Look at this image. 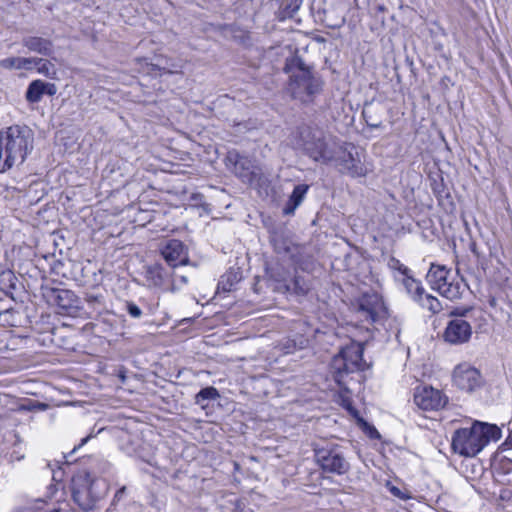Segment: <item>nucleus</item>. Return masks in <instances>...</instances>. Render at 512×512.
I'll use <instances>...</instances> for the list:
<instances>
[{
	"instance_id": "4be33fe9",
	"label": "nucleus",
	"mask_w": 512,
	"mask_h": 512,
	"mask_svg": "<svg viewBox=\"0 0 512 512\" xmlns=\"http://www.w3.org/2000/svg\"><path fill=\"white\" fill-rule=\"evenodd\" d=\"M401 282L406 292L412 297L414 301H417L425 291L421 283L414 279L411 274L401 278Z\"/></svg>"
},
{
	"instance_id": "dca6fc26",
	"label": "nucleus",
	"mask_w": 512,
	"mask_h": 512,
	"mask_svg": "<svg viewBox=\"0 0 512 512\" xmlns=\"http://www.w3.org/2000/svg\"><path fill=\"white\" fill-rule=\"evenodd\" d=\"M227 162L233 164L234 172L242 179L243 182H251L254 173L251 171V162L240 156L236 151H230L227 155Z\"/></svg>"
},
{
	"instance_id": "473e14b6",
	"label": "nucleus",
	"mask_w": 512,
	"mask_h": 512,
	"mask_svg": "<svg viewBox=\"0 0 512 512\" xmlns=\"http://www.w3.org/2000/svg\"><path fill=\"white\" fill-rule=\"evenodd\" d=\"M126 310L132 318L139 319L142 316V310L132 301H126Z\"/></svg>"
},
{
	"instance_id": "20e7f679",
	"label": "nucleus",
	"mask_w": 512,
	"mask_h": 512,
	"mask_svg": "<svg viewBox=\"0 0 512 512\" xmlns=\"http://www.w3.org/2000/svg\"><path fill=\"white\" fill-rule=\"evenodd\" d=\"M283 70L289 75L287 89L293 98L308 102L320 92V79L313 75L311 67L300 56L287 58Z\"/></svg>"
},
{
	"instance_id": "37998d69",
	"label": "nucleus",
	"mask_w": 512,
	"mask_h": 512,
	"mask_svg": "<svg viewBox=\"0 0 512 512\" xmlns=\"http://www.w3.org/2000/svg\"><path fill=\"white\" fill-rule=\"evenodd\" d=\"M88 438L89 437H86V438L82 439L81 444L79 445V447L84 445L88 441Z\"/></svg>"
},
{
	"instance_id": "c9c22d12",
	"label": "nucleus",
	"mask_w": 512,
	"mask_h": 512,
	"mask_svg": "<svg viewBox=\"0 0 512 512\" xmlns=\"http://www.w3.org/2000/svg\"><path fill=\"white\" fill-rule=\"evenodd\" d=\"M294 285H295V290L298 293L305 294L308 291V287L305 284H303V285L300 284V279L299 278L295 279Z\"/></svg>"
},
{
	"instance_id": "c85d7f7f",
	"label": "nucleus",
	"mask_w": 512,
	"mask_h": 512,
	"mask_svg": "<svg viewBox=\"0 0 512 512\" xmlns=\"http://www.w3.org/2000/svg\"><path fill=\"white\" fill-rule=\"evenodd\" d=\"M238 282L237 274L234 272H228L221 276L218 283V288H221L225 292L231 291L233 285Z\"/></svg>"
},
{
	"instance_id": "412c9836",
	"label": "nucleus",
	"mask_w": 512,
	"mask_h": 512,
	"mask_svg": "<svg viewBox=\"0 0 512 512\" xmlns=\"http://www.w3.org/2000/svg\"><path fill=\"white\" fill-rule=\"evenodd\" d=\"M34 57H7L0 60V67L6 70H31Z\"/></svg>"
},
{
	"instance_id": "4c0bfd02",
	"label": "nucleus",
	"mask_w": 512,
	"mask_h": 512,
	"mask_svg": "<svg viewBox=\"0 0 512 512\" xmlns=\"http://www.w3.org/2000/svg\"><path fill=\"white\" fill-rule=\"evenodd\" d=\"M295 346H296V344L293 340H288L287 344L284 346V353L285 354L292 353Z\"/></svg>"
},
{
	"instance_id": "f3484780",
	"label": "nucleus",
	"mask_w": 512,
	"mask_h": 512,
	"mask_svg": "<svg viewBox=\"0 0 512 512\" xmlns=\"http://www.w3.org/2000/svg\"><path fill=\"white\" fill-rule=\"evenodd\" d=\"M381 304L377 294H364L359 300L358 311L363 313L366 319L375 321Z\"/></svg>"
},
{
	"instance_id": "0eeeda50",
	"label": "nucleus",
	"mask_w": 512,
	"mask_h": 512,
	"mask_svg": "<svg viewBox=\"0 0 512 512\" xmlns=\"http://www.w3.org/2000/svg\"><path fill=\"white\" fill-rule=\"evenodd\" d=\"M426 278L431 288L445 298L449 300L460 298L461 285L451 280V272L445 266L432 264Z\"/></svg>"
},
{
	"instance_id": "b1692460",
	"label": "nucleus",
	"mask_w": 512,
	"mask_h": 512,
	"mask_svg": "<svg viewBox=\"0 0 512 512\" xmlns=\"http://www.w3.org/2000/svg\"><path fill=\"white\" fill-rule=\"evenodd\" d=\"M44 95L43 81L40 79L33 80L26 90V100L30 103H38Z\"/></svg>"
},
{
	"instance_id": "ddd939ff",
	"label": "nucleus",
	"mask_w": 512,
	"mask_h": 512,
	"mask_svg": "<svg viewBox=\"0 0 512 512\" xmlns=\"http://www.w3.org/2000/svg\"><path fill=\"white\" fill-rule=\"evenodd\" d=\"M414 402L423 410L433 411L443 408L447 403V397L440 390L423 386L416 388Z\"/></svg>"
},
{
	"instance_id": "6ab92c4d",
	"label": "nucleus",
	"mask_w": 512,
	"mask_h": 512,
	"mask_svg": "<svg viewBox=\"0 0 512 512\" xmlns=\"http://www.w3.org/2000/svg\"><path fill=\"white\" fill-rule=\"evenodd\" d=\"M169 275L164 267L160 264H153L146 268L145 278L149 285L154 287L163 286Z\"/></svg>"
},
{
	"instance_id": "9b49d317",
	"label": "nucleus",
	"mask_w": 512,
	"mask_h": 512,
	"mask_svg": "<svg viewBox=\"0 0 512 512\" xmlns=\"http://www.w3.org/2000/svg\"><path fill=\"white\" fill-rule=\"evenodd\" d=\"M453 383L463 391L473 392L483 385V378L478 369L468 363H461L454 368Z\"/></svg>"
},
{
	"instance_id": "7c9ffc66",
	"label": "nucleus",
	"mask_w": 512,
	"mask_h": 512,
	"mask_svg": "<svg viewBox=\"0 0 512 512\" xmlns=\"http://www.w3.org/2000/svg\"><path fill=\"white\" fill-rule=\"evenodd\" d=\"M363 118L366 122V124L371 128H379L382 124V120L375 118L372 115L371 107L364 108L362 112Z\"/></svg>"
},
{
	"instance_id": "a878e982",
	"label": "nucleus",
	"mask_w": 512,
	"mask_h": 512,
	"mask_svg": "<svg viewBox=\"0 0 512 512\" xmlns=\"http://www.w3.org/2000/svg\"><path fill=\"white\" fill-rule=\"evenodd\" d=\"M16 277L10 270L3 271L0 273V290L6 295L11 294V290L16 288Z\"/></svg>"
},
{
	"instance_id": "9d476101",
	"label": "nucleus",
	"mask_w": 512,
	"mask_h": 512,
	"mask_svg": "<svg viewBox=\"0 0 512 512\" xmlns=\"http://www.w3.org/2000/svg\"><path fill=\"white\" fill-rule=\"evenodd\" d=\"M317 463L325 472L342 475L348 472L350 466L337 448L315 447Z\"/></svg>"
},
{
	"instance_id": "f8f14e48",
	"label": "nucleus",
	"mask_w": 512,
	"mask_h": 512,
	"mask_svg": "<svg viewBox=\"0 0 512 512\" xmlns=\"http://www.w3.org/2000/svg\"><path fill=\"white\" fill-rule=\"evenodd\" d=\"M350 144L340 143V151L332 163L339 168L341 172L347 173L352 177L365 176L366 169L364 168L358 154L354 155L350 150Z\"/></svg>"
},
{
	"instance_id": "2eb2a0df",
	"label": "nucleus",
	"mask_w": 512,
	"mask_h": 512,
	"mask_svg": "<svg viewBox=\"0 0 512 512\" xmlns=\"http://www.w3.org/2000/svg\"><path fill=\"white\" fill-rule=\"evenodd\" d=\"M161 254L167 264L173 268L188 262V252L185 245L176 239L169 240L161 249Z\"/></svg>"
},
{
	"instance_id": "aec40b11",
	"label": "nucleus",
	"mask_w": 512,
	"mask_h": 512,
	"mask_svg": "<svg viewBox=\"0 0 512 512\" xmlns=\"http://www.w3.org/2000/svg\"><path fill=\"white\" fill-rule=\"evenodd\" d=\"M308 189L309 186L306 184H299L294 187L293 192L283 209V213L285 215H291L294 213L296 208L302 203Z\"/></svg>"
},
{
	"instance_id": "1a4fd4ad",
	"label": "nucleus",
	"mask_w": 512,
	"mask_h": 512,
	"mask_svg": "<svg viewBox=\"0 0 512 512\" xmlns=\"http://www.w3.org/2000/svg\"><path fill=\"white\" fill-rule=\"evenodd\" d=\"M465 311H460L459 309H455L451 312V316L454 318L451 319L444 330L443 339L452 345H460L467 343L472 336V327L471 324L464 320L462 317L464 316Z\"/></svg>"
},
{
	"instance_id": "423d86ee",
	"label": "nucleus",
	"mask_w": 512,
	"mask_h": 512,
	"mask_svg": "<svg viewBox=\"0 0 512 512\" xmlns=\"http://www.w3.org/2000/svg\"><path fill=\"white\" fill-rule=\"evenodd\" d=\"M363 350L362 344L353 342L333 358L334 378L339 385L344 384V377L349 373L364 369Z\"/></svg>"
},
{
	"instance_id": "58836bf2",
	"label": "nucleus",
	"mask_w": 512,
	"mask_h": 512,
	"mask_svg": "<svg viewBox=\"0 0 512 512\" xmlns=\"http://www.w3.org/2000/svg\"><path fill=\"white\" fill-rule=\"evenodd\" d=\"M126 487H121L114 495V501H119L125 494Z\"/></svg>"
},
{
	"instance_id": "e433bc0d",
	"label": "nucleus",
	"mask_w": 512,
	"mask_h": 512,
	"mask_svg": "<svg viewBox=\"0 0 512 512\" xmlns=\"http://www.w3.org/2000/svg\"><path fill=\"white\" fill-rule=\"evenodd\" d=\"M172 281H173V285L177 284L178 282H180L181 284H186L188 282V279L184 275L174 274Z\"/></svg>"
},
{
	"instance_id": "4468645a",
	"label": "nucleus",
	"mask_w": 512,
	"mask_h": 512,
	"mask_svg": "<svg viewBox=\"0 0 512 512\" xmlns=\"http://www.w3.org/2000/svg\"><path fill=\"white\" fill-rule=\"evenodd\" d=\"M492 468L498 482L509 483L512 479V449L499 447L495 453Z\"/></svg>"
},
{
	"instance_id": "393cba45",
	"label": "nucleus",
	"mask_w": 512,
	"mask_h": 512,
	"mask_svg": "<svg viewBox=\"0 0 512 512\" xmlns=\"http://www.w3.org/2000/svg\"><path fill=\"white\" fill-rule=\"evenodd\" d=\"M416 302L422 308L427 309L433 314L438 313L442 309L440 301L436 297L427 294L425 291Z\"/></svg>"
},
{
	"instance_id": "f03ea898",
	"label": "nucleus",
	"mask_w": 512,
	"mask_h": 512,
	"mask_svg": "<svg viewBox=\"0 0 512 512\" xmlns=\"http://www.w3.org/2000/svg\"><path fill=\"white\" fill-rule=\"evenodd\" d=\"M501 438V429L494 424L475 422L470 428H461L454 432L452 449L464 457H474L490 441Z\"/></svg>"
},
{
	"instance_id": "a19ab883",
	"label": "nucleus",
	"mask_w": 512,
	"mask_h": 512,
	"mask_svg": "<svg viewBox=\"0 0 512 512\" xmlns=\"http://www.w3.org/2000/svg\"><path fill=\"white\" fill-rule=\"evenodd\" d=\"M52 478L55 481H61V479H62V472H61V470L59 469L58 471H53Z\"/></svg>"
},
{
	"instance_id": "ea45409f",
	"label": "nucleus",
	"mask_w": 512,
	"mask_h": 512,
	"mask_svg": "<svg viewBox=\"0 0 512 512\" xmlns=\"http://www.w3.org/2000/svg\"><path fill=\"white\" fill-rule=\"evenodd\" d=\"M390 491H391V493H392L394 496H397V497H399V498H401V499H404V498H405V497L401 494L400 489H399V488H397V487H394V486H393V487L390 489Z\"/></svg>"
},
{
	"instance_id": "39448f33",
	"label": "nucleus",
	"mask_w": 512,
	"mask_h": 512,
	"mask_svg": "<svg viewBox=\"0 0 512 512\" xmlns=\"http://www.w3.org/2000/svg\"><path fill=\"white\" fill-rule=\"evenodd\" d=\"M107 491L105 480L92 477L88 472L78 474L72 480V498L83 511L93 510Z\"/></svg>"
},
{
	"instance_id": "cd10ccee",
	"label": "nucleus",
	"mask_w": 512,
	"mask_h": 512,
	"mask_svg": "<svg viewBox=\"0 0 512 512\" xmlns=\"http://www.w3.org/2000/svg\"><path fill=\"white\" fill-rule=\"evenodd\" d=\"M219 392L215 387L209 386L201 389L195 397L197 404H203L207 400H216L219 398Z\"/></svg>"
},
{
	"instance_id": "6e6552de",
	"label": "nucleus",
	"mask_w": 512,
	"mask_h": 512,
	"mask_svg": "<svg viewBox=\"0 0 512 512\" xmlns=\"http://www.w3.org/2000/svg\"><path fill=\"white\" fill-rule=\"evenodd\" d=\"M42 295L49 305L58 308L60 314L74 315L80 309L79 297L69 289L43 287Z\"/></svg>"
},
{
	"instance_id": "f704fd0d",
	"label": "nucleus",
	"mask_w": 512,
	"mask_h": 512,
	"mask_svg": "<svg viewBox=\"0 0 512 512\" xmlns=\"http://www.w3.org/2000/svg\"><path fill=\"white\" fill-rule=\"evenodd\" d=\"M43 89H44V94H48L49 96H53L57 92V87L54 83H49V82L43 81Z\"/></svg>"
},
{
	"instance_id": "5701e85b",
	"label": "nucleus",
	"mask_w": 512,
	"mask_h": 512,
	"mask_svg": "<svg viewBox=\"0 0 512 512\" xmlns=\"http://www.w3.org/2000/svg\"><path fill=\"white\" fill-rule=\"evenodd\" d=\"M34 66L37 67V72L39 74H42L49 79H56L57 69L51 61L34 57L33 67Z\"/></svg>"
},
{
	"instance_id": "a211bd4d",
	"label": "nucleus",
	"mask_w": 512,
	"mask_h": 512,
	"mask_svg": "<svg viewBox=\"0 0 512 512\" xmlns=\"http://www.w3.org/2000/svg\"><path fill=\"white\" fill-rule=\"evenodd\" d=\"M22 45L29 51L44 56H50L53 51V44L49 39L38 36H26L22 39Z\"/></svg>"
},
{
	"instance_id": "f257e3e1",
	"label": "nucleus",
	"mask_w": 512,
	"mask_h": 512,
	"mask_svg": "<svg viewBox=\"0 0 512 512\" xmlns=\"http://www.w3.org/2000/svg\"><path fill=\"white\" fill-rule=\"evenodd\" d=\"M34 149L32 130L23 125H12L0 130V171L6 173L19 168Z\"/></svg>"
},
{
	"instance_id": "c756f323",
	"label": "nucleus",
	"mask_w": 512,
	"mask_h": 512,
	"mask_svg": "<svg viewBox=\"0 0 512 512\" xmlns=\"http://www.w3.org/2000/svg\"><path fill=\"white\" fill-rule=\"evenodd\" d=\"M387 265L391 270L399 272L402 278L411 274L410 269L393 256L389 257Z\"/></svg>"
},
{
	"instance_id": "79ce46f5",
	"label": "nucleus",
	"mask_w": 512,
	"mask_h": 512,
	"mask_svg": "<svg viewBox=\"0 0 512 512\" xmlns=\"http://www.w3.org/2000/svg\"><path fill=\"white\" fill-rule=\"evenodd\" d=\"M501 447H509L512 449V432L509 434L508 438L506 439L505 443L502 444Z\"/></svg>"
},
{
	"instance_id": "72a5a7b5",
	"label": "nucleus",
	"mask_w": 512,
	"mask_h": 512,
	"mask_svg": "<svg viewBox=\"0 0 512 512\" xmlns=\"http://www.w3.org/2000/svg\"><path fill=\"white\" fill-rule=\"evenodd\" d=\"M85 300L93 308H96L97 305H102L103 303V297L101 295L87 294Z\"/></svg>"
},
{
	"instance_id": "bb28decb",
	"label": "nucleus",
	"mask_w": 512,
	"mask_h": 512,
	"mask_svg": "<svg viewBox=\"0 0 512 512\" xmlns=\"http://www.w3.org/2000/svg\"><path fill=\"white\" fill-rule=\"evenodd\" d=\"M303 0H291L290 3L286 4L283 8L277 12V18L280 21H284L287 18H292L295 13L299 10Z\"/></svg>"
},
{
	"instance_id": "7ed1b4c3",
	"label": "nucleus",
	"mask_w": 512,
	"mask_h": 512,
	"mask_svg": "<svg viewBox=\"0 0 512 512\" xmlns=\"http://www.w3.org/2000/svg\"><path fill=\"white\" fill-rule=\"evenodd\" d=\"M298 146L310 159L321 164H331L340 151V142L334 136L310 126L300 128Z\"/></svg>"
},
{
	"instance_id": "2f4dec72",
	"label": "nucleus",
	"mask_w": 512,
	"mask_h": 512,
	"mask_svg": "<svg viewBox=\"0 0 512 512\" xmlns=\"http://www.w3.org/2000/svg\"><path fill=\"white\" fill-rule=\"evenodd\" d=\"M272 243L277 253H290L291 251V242L286 239L274 238Z\"/></svg>"
}]
</instances>
